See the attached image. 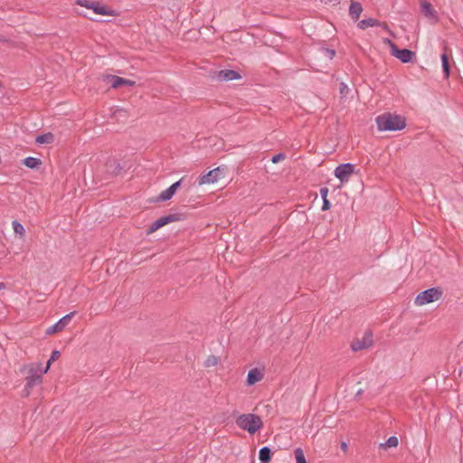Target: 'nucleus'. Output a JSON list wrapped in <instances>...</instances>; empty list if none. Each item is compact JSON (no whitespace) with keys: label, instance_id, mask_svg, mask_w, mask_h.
<instances>
[{"label":"nucleus","instance_id":"obj_2","mask_svg":"<svg viewBox=\"0 0 463 463\" xmlns=\"http://www.w3.org/2000/svg\"><path fill=\"white\" fill-rule=\"evenodd\" d=\"M236 424L240 429L248 431L250 434L256 433L263 426L260 417L252 413L240 415L236 419Z\"/></svg>","mask_w":463,"mask_h":463},{"label":"nucleus","instance_id":"obj_14","mask_svg":"<svg viewBox=\"0 0 463 463\" xmlns=\"http://www.w3.org/2000/svg\"><path fill=\"white\" fill-rule=\"evenodd\" d=\"M41 384V378H25L24 388L21 391V394L28 396L31 394L32 390Z\"/></svg>","mask_w":463,"mask_h":463},{"label":"nucleus","instance_id":"obj_19","mask_svg":"<svg viewBox=\"0 0 463 463\" xmlns=\"http://www.w3.org/2000/svg\"><path fill=\"white\" fill-rule=\"evenodd\" d=\"M35 141L37 144H51L54 141V136L52 133L48 132L36 137Z\"/></svg>","mask_w":463,"mask_h":463},{"label":"nucleus","instance_id":"obj_15","mask_svg":"<svg viewBox=\"0 0 463 463\" xmlns=\"http://www.w3.org/2000/svg\"><path fill=\"white\" fill-rule=\"evenodd\" d=\"M363 12V6L359 2L353 1L349 6V14L351 18L356 22L358 21Z\"/></svg>","mask_w":463,"mask_h":463},{"label":"nucleus","instance_id":"obj_22","mask_svg":"<svg viewBox=\"0 0 463 463\" xmlns=\"http://www.w3.org/2000/svg\"><path fill=\"white\" fill-rule=\"evenodd\" d=\"M14 232L20 239H23L25 235V230L24 226L16 220L12 222Z\"/></svg>","mask_w":463,"mask_h":463},{"label":"nucleus","instance_id":"obj_33","mask_svg":"<svg viewBox=\"0 0 463 463\" xmlns=\"http://www.w3.org/2000/svg\"><path fill=\"white\" fill-rule=\"evenodd\" d=\"M331 207V203L327 199H323L322 210L326 211Z\"/></svg>","mask_w":463,"mask_h":463},{"label":"nucleus","instance_id":"obj_38","mask_svg":"<svg viewBox=\"0 0 463 463\" xmlns=\"http://www.w3.org/2000/svg\"><path fill=\"white\" fill-rule=\"evenodd\" d=\"M384 43L389 44L391 52H392V46L396 45L394 43H392L390 39H384Z\"/></svg>","mask_w":463,"mask_h":463},{"label":"nucleus","instance_id":"obj_34","mask_svg":"<svg viewBox=\"0 0 463 463\" xmlns=\"http://www.w3.org/2000/svg\"><path fill=\"white\" fill-rule=\"evenodd\" d=\"M348 90H349V89H348L347 85H345V83H341L340 93L342 95H346Z\"/></svg>","mask_w":463,"mask_h":463},{"label":"nucleus","instance_id":"obj_16","mask_svg":"<svg viewBox=\"0 0 463 463\" xmlns=\"http://www.w3.org/2000/svg\"><path fill=\"white\" fill-rule=\"evenodd\" d=\"M90 9L97 14L109 15L111 14L110 11L105 6L101 5L99 2L94 1L91 4Z\"/></svg>","mask_w":463,"mask_h":463},{"label":"nucleus","instance_id":"obj_21","mask_svg":"<svg viewBox=\"0 0 463 463\" xmlns=\"http://www.w3.org/2000/svg\"><path fill=\"white\" fill-rule=\"evenodd\" d=\"M398 445H399L398 438L395 436H392L384 443H381L380 448L388 449L391 448H396Z\"/></svg>","mask_w":463,"mask_h":463},{"label":"nucleus","instance_id":"obj_4","mask_svg":"<svg viewBox=\"0 0 463 463\" xmlns=\"http://www.w3.org/2000/svg\"><path fill=\"white\" fill-rule=\"evenodd\" d=\"M49 370V365L43 366L42 363H30L20 368V373L24 376H42Z\"/></svg>","mask_w":463,"mask_h":463},{"label":"nucleus","instance_id":"obj_24","mask_svg":"<svg viewBox=\"0 0 463 463\" xmlns=\"http://www.w3.org/2000/svg\"><path fill=\"white\" fill-rule=\"evenodd\" d=\"M440 58H441L442 70H443L444 75L446 78H449V58L445 52L441 54Z\"/></svg>","mask_w":463,"mask_h":463},{"label":"nucleus","instance_id":"obj_25","mask_svg":"<svg viewBox=\"0 0 463 463\" xmlns=\"http://www.w3.org/2000/svg\"><path fill=\"white\" fill-rule=\"evenodd\" d=\"M218 357L215 356V355H209L205 361L203 362V366L204 367H212V366H215L217 364H218Z\"/></svg>","mask_w":463,"mask_h":463},{"label":"nucleus","instance_id":"obj_28","mask_svg":"<svg viewBox=\"0 0 463 463\" xmlns=\"http://www.w3.org/2000/svg\"><path fill=\"white\" fill-rule=\"evenodd\" d=\"M60 356H61V353H60V351H58V350H54V351H52V354H51V356H50L49 360H48V361H47V363H46V365H49V366H50V365H51V363H52V362H53V361H55V360H57V359H59V358H60Z\"/></svg>","mask_w":463,"mask_h":463},{"label":"nucleus","instance_id":"obj_1","mask_svg":"<svg viewBox=\"0 0 463 463\" xmlns=\"http://www.w3.org/2000/svg\"><path fill=\"white\" fill-rule=\"evenodd\" d=\"M375 122L379 131H398L406 127V120L403 117L390 112L377 116Z\"/></svg>","mask_w":463,"mask_h":463},{"label":"nucleus","instance_id":"obj_13","mask_svg":"<svg viewBox=\"0 0 463 463\" xmlns=\"http://www.w3.org/2000/svg\"><path fill=\"white\" fill-rule=\"evenodd\" d=\"M420 10L422 14L429 19H432L434 23H437L439 20L437 12L432 8L430 3L427 1L420 2Z\"/></svg>","mask_w":463,"mask_h":463},{"label":"nucleus","instance_id":"obj_18","mask_svg":"<svg viewBox=\"0 0 463 463\" xmlns=\"http://www.w3.org/2000/svg\"><path fill=\"white\" fill-rule=\"evenodd\" d=\"M24 164L28 168L37 169V168H39L41 166L42 160L39 159V158H36V157L28 156V157L24 159Z\"/></svg>","mask_w":463,"mask_h":463},{"label":"nucleus","instance_id":"obj_3","mask_svg":"<svg viewBox=\"0 0 463 463\" xmlns=\"http://www.w3.org/2000/svg\"><path fill=\"white\" fill-rule=\"evenodd\" d=\"M442 297V290L439 288H430L420 292L414 300L416 306H424L431 302L440 299Z\"/></svg>","mask_w":463,"mask_h":463},{"label":"nucleus","instance_id":"obj_27","mask_svg":"<svg viewBox=\"0 0 463 463\" xmlns=\"http://www.w3.org/2000/svg\"><path fill=\"white\" fill-rule=\"evenodd\" d=\"M264 373V368L260 369L259 367H255L249 371L247 376H263Z\"/></svg>","mask_w":463,"mask_h":463},{"label":"nucleus","instance_id":"obj_40","mask_svg":"<svg viewBox=\"0 0 463 463\" xmlns=\"http://www.w3.org/2000/svg\"><path fill=\"white\" fill-rule=\"evenodd\" d=\"M341 448H342L344 450H345V449H347V444H346L345 442H343V443L341 444Z\"/></svg>","mask_w":463,"mask_h":463},{"label":"nucleus","instance_id":"obj_35","mask_svg":"<svg viewBox=\"0 0 463 463\" xmlns=\"http://www.w3.org/2000/svg\"><path fill=\"white\" fill-rule=\"evenodd\" d=\"M327 194H328V188L327 187H323V188L320 189V195H321L322 199H327L326 198Z\"/></svg>","mask_w":463,"mask_h":463},{"label":"nucleus","instance_id":"obj_41","mask_svg":"<svg viewBox=\"0 0 463 463\" xmlns=\"http://www.w3.org/2000/svg\"><path fill=\"white\" fill-rule=\"evenodd\" d=\"M5 288V284L4 283H0V290Z\"/></svg>","mask_w":463,"mask_h":463},{"label":"nucleus","instance_id":"obj_37","mask_svg":"<svg viewBox=\"0 0 463 463\" xmlns=\"http://www.w3.org/2000/svg\"><path fill=\"white\" fill-rule=\"evenodd\" d=\"M181 185V180L174 183L172 185H170L169 187L175 193L177 188Z\"/></svg>","mask_w":463,"mask_h":463},{"label":"nucleus","instance_id":"obj_32","mask_svg":"<svg viewBox=\"0 0 463 463\" xmlns=\"http://www.w3.org/2000/svg\"><path fill=\"white\" fill-rule=\"evenodd\" d=\"M351 392L354 394V396H360L363 393V387L359 386L358 388L354 389V386H352Z\"/></svg>","mask_w":463,"mask_h":463},{"label":"nucleus","instance_id":"obj_30","mask_svg":"<svg viewBox=\"0 0 463 463\" xmlns=\"http://www.w3.org/2000/svg\"><path fill=\"white\" fill-rule=\"evenodd\" d=\"M286 158V156L285 154L283 153H279L277 155H274L272 157H271V162L274 163V164H277L282 160H284Z\"/></svg>","mask_w":463,"mask_h":463},{"label":"nucleus","instance_id":"obj_10","mask_svg":"<svg viewBox=\"0 0 463 463\" xmlns=\"http://www.w3.org/2000/svg\"><path fill=\"white\" fill-rule=\"evenodd\" d=\"M391 54L402 62H409L415 56V52L409 49H399L397 45L392 46V52Z\"/></svg>","mask_w":463,"mask_h":463},{"label":"nucleus","instance_id":"obj_29","mask_svg":"<svg viewBox=\"0 0 463 463\" xmlns=\"http://www.w3.org/2000/svg\"><path fill=\"white\" fill-rule=\"evenodd\" d=\"M93 2L94 1L90 0H77L76 5L90 9L91 4H93Z\"/></svg>","mask_w":463,"mask_h":463},{"label":"nucleus","instance_id":"obj_8","mask_svg":"<svg viewBox=\"0 0 463 463\" xmlns=\"http://www.w3.org/2000/svg\"><path fill=\"white\" fill-rule=\"evenodd\" d=\"M354 166L350 163L341 164L335 169V175L342 183L346 182L349 176L354 173Z\"/></svg>","mask_w":463,"mask_h":463},{"label":"nucleus","instance_id":"obj_5","mask_svg":"<svg viewBox=\"0 0 463 463\" xmlns=\"http://www.w3.org/2000/svg\"><path fill=\"white\" fill-rule=\"evenodd\" d=\"M183 220V214L182 213H171L168 215L162 216L156 220L150 227L147 229L146 233L151 234L160 229L161 227L173 222Z\"/></svg>","mask_w":463,"mask_h":463},{"label":"nucleus","instance_id":"obj_39","mask_svg":"<svg viewBox=\"0 0 463 463\" xmlns=\"http://www.w3.org/2000/svg\"><path fill=\"white\" fill-rule=\"evenodd\" d=\"M379 26H382L383 30H386L388 32H390V29H389V26L386 24H378Z\"/></svg>","mask_w":463,"mask_h":463},{"label":"nucleus","instance_id":"obj_36","mask_svg":"<svg viewBox=\"0 0 463 463\" xmlns=\"http://www.w3.org/2000/svg\"><path fill=\"white\" fill-rule=\"evenodd\" d=\"M260 378H247V385L248 386H251L253 384H255Z\"/></svg>","mask_w":463,"mask_h":463},{"label":"nucleus","instance_id":"obj_12","mask_svg":"<svg viewBox=\"0 0 463 463\" xmlns=\"http://www.w3.org/2000/svg\"><path fill=\"white\" fill-rule=\"evenodd\" d=\"M109 83H110L111 87L114 89H118L121 86H134L136 84L135 81L128 79H124L118 76L110 75L107 77Z\"/></svg>","mask_w":463,"mask_h":463},{"label":"nucleus","instance_id":"obj_42","mask_svg":"<svg viewBox=\"0 0 463 463\" xmlns=\"http://www.w3.org/2000/svg\"><path fill=\"white\" fill-rule=\"evenodd\" d=\"M261 463H267V462H263V461H261Z\"/></svg>","mask_w":463,"mask_h":463},{"label":"nucleus","instance_id":"obj_20","mask_svg":"<svg viewBox=\"0 0 463 463\" xmlns=\"http://www.w3.org/2000/svg\"><path fill=\"white\" fill-rule=\"evenodd\" d=\"M174 194H175V192L170 187H168L167 189L164 190L163 192H161L159 194V195L155 200V202L167 201V200L171 199Z\"/></svg>","mask_w":463,"mask_h":463},{"label":"nucleus","instance_id":"obj_26","mask_svg":"<svg viewBox=\"0 0 463 463\" xmlns=\"http://www.w3.org/2000/svg\"><path fill=\"white\" fill-rule=\"evenodd\" d=\"M294 453L297 463H307L304 452L301 449H296Z\"/></svg>","mask_w":463,"mask_h":463},{"label":"nucleus","instance_id":"obj_23","mask_svg":"<svg viewBox=\"0 0 463 463\" xmlns=\"http://www.w3.org/2000/svg\"><path fill=\"white\" fill-rule=\"evenodd\" d=\"M271 458L270 449L268 447L261 448L259 451V458L260 461L268 462Z\"/></svg>","mask_w":463,"mask_h":463},{"label":"nucleus","instance_id":"obj_17","mask_svg":"<svg viewBox=\"0 0 463 463\" xmlns=\"http://www.w3.org/2000/svg\"><path fill=\"white\" fill-rule=\"evenodd\" d=\"M380 24V22L373 18H367L360 21L357 24V27L361 30H365L368 27L377 26Z\"/></svg>","mask_w":463,"mask_h":463},{"label":"nucleus","instance_id":"obj_7","mask_svg":"<svg viewBox=\"0 0 463 463\" xmlns=\"http://www.w3.org/2000/svg\"><path fill=\"white\" fill-rule=\"evenodd\" d=\"M75 314L76 312L73 311L62 317L58 322H56L54 325L49 326L46 329V335H53L62 331L65 328V326L71 322V318L75 316Z\"/></svg>","mask_w":463,"mask_h":463},{"label":"nucleus","instance_id":"obj_6","mask_svg":"<svg viewBox=\"0 0 463 463\" xmlns=\"http://www.w3.org/2000/svg\"><path fill=\"white\" fill-rule=\"evenodd\" d=\"M223 176V169L216 167L207 174L199 176L198 184L203 185L205 184H213Z\"/></svg>","mask_w":463,"mask_h":463},{"label":"nucleus","instance_id":"obj_31","mask_svg":"<svg viewBox=\"0 0 463 463\" xmlns=\"http://www.w3.org/2000/svg\"><path fill=\"white\" fill-rule=\"evenodd\" d=\"M324 52H325L326 55L329 59H333V58L335 57V50H333V49H327V48H326V49H325V50H324Z\"/></svg>","mask_w":463,"mask_h":463},{"label":"nucleus","instance_id":"obj_9","mask_svg":"<svg viewBox=\"0 0 463 463\" xmlns=\"http://www.w3.org/2000/svg\"><path fill=\"white\" fill-rule=\"evenodd\" d=\"M373 343V335L371 333H366L363 339L354 340L351 345V348L353 351L357 352L372 346Z\"/></svg>","mask_w":463,"mask_h":463},{"label":"nucleus","instance_id":"obj_11","mask_svg":"<svg viewBox=\"0 0 463 463\" xmlns=\"http://www.w3.org/2000/svg\"><path fill=\"white\" fill-rule=\"evenodd\" d=\"M241 78V74L233 70H222L216 75V79L220 81H231Z\"/></svg>","mask_w":463,"mask_h":463}]
</instances>
